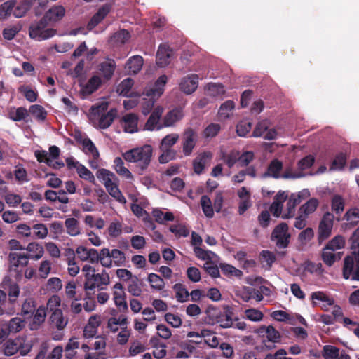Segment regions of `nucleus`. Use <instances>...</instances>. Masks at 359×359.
Instances as JSON below:
<instances>
[{"mask_svg": "<svg viewBox=\"0 0 359 359\" xmlns=\"http://www.w3.org/2000/svg\"><path fill=\"white\" fill-rule=\"evenodd\" d=\"M299 204L292 195L288 198L285 191H279L274 198V201L270 207V211L273 216L283 219L292 218L295 215V207Z\"/></svg>", "mask_w": 359, "mask_h": 359, "instance_id": "f257e3e1", "label": "nucleus"}, {"mask_svg": "<svg viewBox=\"0 0 359 359\" xmlns=\"http://www.w3.org/2000/svg\"><path fill=\"white\" fill-rule=\"evenodd\" d=\"M352 255L344 261L343 276L345 279L359 280V227L351 237Z\"/></svg>", "mask_w": 359, "mask_h": 359, "instance_id": "f03ea898", "label": "nucleus"}, {"mask_svg": "<svg viewBox=\"0 0 359 359\" xmlns=\"http://www.w3.org/2000/svg\"><path fill=\"white\" fill-rule=\"evenodd\" d=\"M153 155V148L149 144L133 148L123 154V158L130 163L137 164L140 174L147 170L151 163Z\"/></svg>", "mask_w": 359, "mask_h": 359, "instance_id": "7ed1b4c3", "label": "nucleus"}, {"mask_svg": "<svg viewBox=\"0 0 359 359\" xmlns=\"http://www.w3.org/2000/svg\"><path fill=\"white\" fill-rule=\"evenodd\" d=\"M125 253L116 248L109 250L104 248L100 250V263L105 268L110 269L113 266H122L125 264Z\"/></svg>", "mask_w": 359, "mask_h": 359, "instance_id": "20e7f679", "label": "nucleus"}, {"mask_svg": "<svg viewBox=\"0 0 359 359\" xmlns=\"http://www.w3.org/2000/svg\"><path fill=\"white\" fill-rule=\"evenodd\" d=\"M110 284V277L106 270L93 275L88 280L84 281V290L86 294H94L95 290L102 291Z\"/></svg>", "mask_w": 359, "mask_h": 359, "instance_id": "39448f33", "label": "nucleus"}, {"mask_svg": "<svg viewBox=\"0 0 359 359\" xmlns=\"http://www.w3.org/2000/svg\"><path fill=\"white\" fill-rule=\"evenodd\" d=\"M29 36L37 41L48 39L56 34V30L47 27V20L42 18L40 21L32 23L29 29Z\"/></svg>", "mask_w": 359, "mask_h": 359, "instance_id": "423d86ee", "label": "nucleus"}, {"mask_svg": "<svg viewBox=\"0 0 359 359\" xmlns=\"http://www.w3.org/2000/svg\"><path fill=\"white\" fill-rule=\"evenodd\" d=\"M290 237L288 226L285 223L278 225L271 235L272 240L276 242V245L280 248H285L287 246Z\"/></svg>", "mask_w": 359, "mask_h": 359, "instance_id": "0eeeda50", "label": "nucleus"}, {"mask_svg": "<svg viewBox=\"0 0 359 359\" xmlns=\"http://www.w3.org/2000/svg\"><path fill=\"white\" fill-rule=\"evenodd\" d=\"M334 215L327 212L324 214L318 226V240L323 241L328 238L331 233L334 224Z\"/></svg>", "mask_w": 359, "mask_h": 359, "instance_id": "6e6552de", "label": "nucleus"}, {"mask_svg": "<svg viewBox=\"0 0 359 359\" xmlns=\"http://www.w3.org/2000/svg\"><path fill=\"white\" fill-rule=\"evenodd\" d=\"M197 142V133L191 128H187L182 134V151L186 156L191 154Z\"/></svg>", "mask_w": 359, "mask_h": 359, "instance_id": "1a4fd4ad", "label": "nucleus"}, {"mask_svg": "<svg viewBox=\"0 0 359 359\" xmlns=\"http://www.w3.org/2000/svg\"><path fill=\"white\" fill-rule=\"evenodd\" d=\"M269 123L267 120H262L257 123L252 133L255 137H262L267 140H272L276 138L277 132L273 128H269Z\"/></svg>", "mask_w": 359, "mask_h": 359, "instance_id": "9d476101", "label": "nucleus"}, {"mask_svg": "<svg viewBox=\"0 0 359 359\" xmlns=\"http://www.w3.org/2000/svg\"><path fill=\"white\" fill-rule=\"evenodd\" d=\"M283 169V163L281 161L274 159L273 160L267 169V171L263 175L264 177H271L276 179H278L280 177L284 178V179H290V178H297V177H301L303 175H292L289 173L285 172L283 175H280V172Z\"/></svg>", "mask_w": 359, "mask_h": 359, "instance_id": "9b49d317", "label": "nucleus"}, {"mask_svg": "<svg viewBox=\"0 0 359 359\" xmlns=\"http://www.w3.org/2000/svg\"><path fill=\"white\" fill-rule=\"evenodd\" d=\"M76 253L83 262L88 261L91 264L100 262V251L98 252L95 248L88 249L84 246L79 245L76 249Z\"/></svg>", "mask_w": 359, "mask_h": 359, "instance_id": "f8f14e48", "label": "nucleus"}, {"mask_svg": "<svg viewBox=\"0 0 359 359\" xmlns=\"http://www.w3.org/2000/svg\"><path fill=\"white\" fill-rule=\"evenodd\" d=\"M113 300L114 304L123 311L128 309V304L126 300V294L121 283H116L113 287Z\"/></svg>", "mask_w": 359, "mask_h": 359, "instance_id": "ddd939ff", "label": "nucleus"}, {"mask_svg": "<svg viewBox=\"0 0 359 359\" xmlns=\"http://www.w3.org/2000/svg\"><path fill=\"white\" fill-rule=\"evenodd\" d=\"M198 76L196 74H191L183 77L180 83V90L187 95L192 94L198 88Z\"/></svg>", "mask_w": 359, "mask_h": 359, "instance_id": "4468645a", "label": "nucleus"}, {"mask_svg": "<svg viewBox=\"0 0 359 359\" xmlns=\"http://www.w3.org/2000/svg\"><path fill=\"white\" fill-rule=\"evenodd\" d=\"M311 298L315 305L318 304L325 310H327L330 306L334 304L333 297L323 291L313 292L311 295Z\"/></svg>", "mask_w": 359, "mask_h": 359, "instance_id": "2eb2a0df", "label": "nucleus"}, {"mask_svg": "<svg viewBox=\"0 0 359 359\" xmlns=\"http://www.w3.org/2000/svg\"><path fill=\"white\" fill-rule=\"evenodd\" d=\"M163 112V108L162 107H156L154 108L149 118H148L144 128L148 130H159L162 129L164 126L163 124L159 123L160 118L162 116Z\"/></svg>", "mask_w": 359, "mask_h": 359, "instance_id": "dca6fc26", "label": "nucleus"}, {"mask_svg": "<svg viewBox=\"0 0 359 359\" xmlns=\"http://www.w3.org/2000/svg\"><path fill=\"white\" fill-rule=\"evenodd\" d=\"M101 324V316L95 314L91 316L83 329V336L85 338H93L97 333L98 327Z\"/></svg>", "mask_w": 359, "mask_h": 359, "instance_id": "f3484780", "label": "nucleus"}, {"mask_svg": "<svg viewBox=\"0 0 359 359\" xmlns=\"http://www.w3.org/2000/svg\"><path fill=\"white\" fill-rule=\"evenodd\" d=\"M168 78L165 75L161 76L155 82L153 87L147 88L144 91V94L147 97H155L158 98L164 91V86L167 83Z\"/></svg>", "mask_w": 359, "mask_h": 359, "instance_id": "a211bd4d", "label": "nucleus"}, {"mask_svg": "<svg viewBox=\"0 0 359 359\" xmlns=\"http://www.w3.org/2000/svg\"><path fill=\"white\" fill-rule=\"evenodd\" d=\"M184 117V113L182 108L177 107L168 111L163 117L164 127L174 126L176 123L180 121Z\"/></svg>", "mask_w": 359, "mask_h": 359, "instance_id": "6ab92c4d", "label": "nucleus"}, {"mask_svg": "<svg viewBox=\"0 0 359 359\" xmlns=\"http://www.w3.org/2000/svg\"><path fill=\"white\" fill-rule=\"evenodd\" d=\"M172 50L168 44L163 43L159 46L156 53V64L161 67H164L170 62Z\"/></svg>", "mask_w": 359, "mask_h": 359, "instance_id": "aec40b11", "label": "nucleus"}, {"mask_svg": "<svg viewBox=\"0 0 359 359\" xmlns=\"http://www.w3.org/2000/svg\"><path fill=\"white\" fill-rule=\"evenodd\" d=\"M233 311L229 306H226L223 312H220L217 316V323L222 328H229L233 325Z\"/></svg>", "mask_w": 359, "mask_h": 359, "instance_id": "412c9836", "label": "nucleus"}, {"mask_svg": "<svg viewBox=\"0 0 359 359\" xmlns=\"http://www.w3.org/2000/svg\"><path fill=\"white\" fill-rule=\"evenodd\" d=\"M138 117L136 114L129 113L122 117L121 125L126 133H133L137 131Z\"/></svg>", "mask_w": 359, "mask_h": 359, "instance_id": "4be33fe9", "label": "nucleus"}, {"mask_svg": "<svg viewBox=\"0 0 359 359\" xmlns=\"http://www.w3.org/2000/svg\"><path fill=\"white\" fill-rule=\"evenodd\" d=\"M8 259L11 266H25L28 264L29 256L25 252L12 251L9 253Z\"/></svg>", "mask_w": 359, "mask_h": 359, "instance_id": "5701e85b", "label": "nucleus"}, {"mask_svg": "<svg viewBox=\"0 0 359 359\" xmlns=\"http://www.w3.org/2000/svg\"><path fill=\"white\" fill-rule=\"evenodd\" d=\"M212 154L211 152L206 151L200 154L194 161L193 167L194 170L196 174H201L204 168L205 165L208 163V161L212 158Z\"/></svg>", "mask_w": 359, "mask_h": 359, "instance_id": "b1692460", "label": "nucleus"}, {"mask_svg": "<svg viewBox=\"0 0 359 359\" xmlns=\"http://www.w3.org/2000/svg\"><path fill=\"white\" fill-rule=\"evenodd\" d=\"M49 320L51 326L58 330H64L68 323V318L64 316L62 311L50 314Z\"/></svg>", "mask_w": 359, "mask_h": 359, "instance_id": "393cba45", "label": "nucleus"}, {"mask_svg": "<svg viewBox=\"0 0 359 359\" xmlns=\"http://www.w3.org/2000/svg\"><path fill=\"white\" fill-rule=\"evenodd\" d=\"M97 177L102 182L106 189L114 185V184L118 183L117 177L106 169H100L97 172Z\"/></svg>", "mask_w": 359, "mask_h": 359, "instance_id": "a878e982", "label": "nucleus"}, {"mask_svg": "<svg viewBox=\"0 0 359 359\" xmlns=\"http://www.w3.org/2000/svg\"><path fill=\"white\" fill-rule=\"evenodd\" d=\"M143 64L144 60L142 56L134 55L128 60L125 68L130 74H135L142 69Z\"/></svg>", "mask_w": 359, "mask_h": 359, "instance_id": "bb28decb", "label": "nucleus"}, {"mask_svg": "<svg viewBox=\"0 0 359 359\" xmlns=\"http://www.w3.org/2000/svg\"><path fill=\"white\" fill-rule=\"evenodd\" d=\"M116 68V62L114 60H107L99 65V71L104 81L110 79L114 74Z\"/></svg>", "mask_w": 359, "mask_h": 359, "instance_id": "cd10ccee", "label": "nucleus"}, {"mask_svg": "<svg viewBox=\"0 0 359 359\" xmlns=\"http://www.w3.org/2000/svg\"><path fill=\"white\" fill-rule=\"evenodd\" d=\"M238 158L239 152L236 150L226 151L224 149H221L219 151V159L224 161L230 168L238 161Z\"/></svg>", "mask_w": 359, "mask_h": 359, "instance_id": "c85d7f7f", "label": "nucleus"}, {"mask_svg": "<svg viewBox=\"0 0 359 359\" xmlns=\"http://www.w3.org/2000/svg\"><path fill=\"white\" fill-rule=\"evenodd\" d=\"M110 11V6L105 4L102 6L98 11L93 15L90 21L88 24L89 29H93L98 23H100L104 17L109 13Z\"/></svg>", "mask_w": 359, "mask_h": 359, "instance_id": "c756f323", "label": "nucleus"}, {"mask_svg": "<svg viewBox=\"0 0 359 359\" xmlns=\"http://www.w3.org/2000/svg\"><path fill=\"white\" fill-rule=\"evenodd\" d=\"M343 219L348 222L347 224H344L346 229L357 225L359 222V209L352 208L348 210L344 214Z\"/></svg>", "mask_w": 359, "mask_h": 359, "instance_id": "7c9ffc66", "label": "nucleus"}, {"mask_svg": "<svg viewBox=\"0 0 359 359\" xmlns=\"http://www.w3.org/2000/svg\"><path fill=\"white\" fill-rule=\"evenodd\" d=\"M65 13V9L62 6H55L48 10L43 18L47 21L57 22L64 16Z\"/></svg>", "mask_w": 359, "mask_h": 359, "instance_id": "2f4dec72", "label": "nucleus"}, {"mask_svg": "<svg viewBox=\"0 0 359 359\" xmlns=\"http://www.w3.org/2000/svg\"><path fill=\"white\" fill-rule=\"evenodd\" d=\"M25 249L30 253V255H29V259L34 260H39L44 254L43 246L38 243H30Z\"/></svg>", "mask_w": 359, "mask_h": 359, "instance_id": "473e14b6", "label": "nucleus"}, {"mask_svg": "<svg viewBox=\"0 0 359 359\" xmlns=\"http://www.w3.org/2000/svg\"><path fill=\"white\" fill-rule=\"evenodd\" d=\"M206 94L215 98H222L225 93L224 86L220 83H208L205 88Z\"/></svg>", "mask_w": 359, "mask_h": 359, "instance_id": "72a5a7b5", "label": "nucleus"}, {"mask_svg": "<svg viewBox=\"0 0 359 359\" xmlns=\"http://www.w3.org/2000/svg\"><path fill=\"white\" fill-rule=\"evenodd\" d=\"M114 168L116 172L121 176L128 180H133V176L130 171L124 166L123 161L120 157H116L114 160Z\"/></svg>", "mask_w": 359, "mask_h": 359, "instance_id": "f704fd0d", "label": "nucleus"}, {"mask_svg": "<svg viewBox=\"0 0 359 359\" xmlns=\"http://www.w3.org/2000/svg\"><path fill=\"white\" fill-rule=\"evenodd\" d=\"M127 324V318L124 316H120L118 318L111 317L108 320L107 327L112 332H116L118 330L119 326L122 329V327H126Z\"/></svg>", "mask_w": 359, "mask_h": 359, "instance_id": "c9c22d12", "label": "nucleus"}, {"mask_svg": "<svg viewBox=\"0 0 359 359\" xmlns=\"http://www.w3.org/2000/svg\"><path fill=\"white\" fill-rule=\"evenodd\" d=\"M127 290L134 297L141 296L142 293V282L136 276L128 282Z\"/></svg>", "mask_w": 359, "mask_h": 359, "instance_id": "e433bc0d", "label": "nucleus"}, {"mask_svg": "<svg viewBox=\"0 0 359 359\" xmlns=\"http://www.w3.org/2000/svg\"><path fill=\"white\" fill-rule=\"evenodd\" d=\"M102 82V81L99 76L95 75L92 76L82 88L83 93L87 95L94 93L100 87Z\"/></svg>", "mask_w": 359, "mask_h": 359, "instance_id": "4c0bfd02", "label": "nucleus"}, {"mask_svg": "<svg viewBox=\"0 0 359 359\" xmlns=\"http://www.w3.org/2000/svg\"><path fill=\"white\" fill-rule=\"evenodd\" d=\"M265 332L266 337L269 341L278 342L280 340V334L273 326H262L259 330V333L262 334Z\"/></svg>", "mask_w": 359, "mask_h": 359, "instance_id": "58836bf2", "label": "nucleus"}, {"mask_svg": "<svg viewBox=\"0 0 359 359\" xmlns=\"http://www.w3.org/2000/svg\"><path fill=\"white\" fill-rule=\"evenodd\" d=\"M86 154L90 155L93 158L98 159L99 152L94 143L88 137L79 140Z\"/></svg>", "mask_w": 359, "mask_h": 359, "instance_id": "ea45409f", "label": "nucleus"}, {"mask_svg": "<svg viewBox=\"0 0 359 359\" xmlns=\"http://www.w3.org/2000/svg\"><path fill=\"white\" fill-rule=\"evenodd\" d=\"M318 205V200L316 198H312L299 208V213H302L308 217L309 215L316 211Z\"/></svg>", "mask_w": 359, "mask_h": 359, "instance_id": "a19ab883", "label": "nucleus"}, {"mask_svg": "<svg viewBox=\"0 0 359 359\" xmlns=\"http://www.w3.org/2000/svg\"><path fill=\"white\" fill-rule=\"evenodd\" d=\"M340 259V253L336 254L334 250L325 247L322 252V259L328 266H331L334 263Z\"/></svg>", "mask_w": 359, "mask_h": 359, "instance_id": "79ce46f5", "label": "nucleus"}, {"mask_svg": "<svg viewBox=\"0 0 359 359\" xmlns=\"http://www.w3.org/2000/svg\"><path fill=\"white\" fill-rule=\"evenodd\" d=\"M180 135L177 133H170L165 135L161 141L159 149H172L179 140Z\"/></svg>", "mask_w": 359, "mask_h": 359, "instance_id": "37998d69", "label": "nucleus"}, {"mask_svg": "<svg viewBox=\"0 0 359 359\" xmlns=\"http://www.w3.org/2000/svg\"><path fill=\"white\" fill-rule=\"evenodd\" d=\"M67 233L71 236H76L80 234L81 230L79 221L74 218H68L65 222Z\"/></svg>", "mask_w": 359, "mask_h": 359, "instance_id": "c03bdc74", "label": "nucleus"}, {"mask_svg": "<svg viewBox=\"0 0 359 359\" xmlns=\"http://www.w3.org/2000/svg\"><path fill=\"white\" fill-rule=\"evenodd\" d=\"M200 202L203 212L205 217L208 218L213 217L215 208L212 206L210 198L208 196L203 195L201 196Z\"/></svg>", "mask_w": 359, "mask_h": 359, "instance_id": "a18cd8bd", "label": "nucleus"}, {"mask_svg": "<svg viewBox=\"0 0 359 359\" xmlns=\"http://www.w3.org/2000/svg\"><path fill=\"white\" fill-rule=\"evenodd\" d=\"M133 84L134 81L132 79H125L117 86L116 92L122 96L130 97L131 95L130 90Z\"/></svg>", "mask_w": 359, "mask_h": 359, "instance_id": "49530a36", "label": "nucleus"}, {"mask_svg": "<svg viewBox=\"0 0 359 359\" xmlns=\"http://www.w3.org/2000/svg\"><path fill=\"white\" fill-rule=\"evenodd\" d=\"M46 310L45 307L40 306L36 310L34 315L33 323L31 325V329H36L40 325H41L46 319Z\"/></svg>", "mask_w": 359, "mask_h": 359, "instance_id": "de8ad7c7", "label": "nucleus"}, {"mask_svg": "<svg viewBox=\"0 0 359 359\" xmlns=\"http://www.w3.org/2000/svg\"><path fill=\"white\" fill-rule=\"evenodd\" d=\"M130 38V33L126 29H121L120 31L114 34L110 38V42L114 44H123L126 43Z\"/></svg>", "mask_w": 359, "mask_h": 359, "instance_id": "09e8293b", "label": "nucleus"}, {"mask_svg": "<svg viewBox=\"0 0 359 359\" xmlns=\"http://www.w3.org/2000/svg\"><path fill=\"white\" fill-rule=\"evenodd\" d=\"M61 305V299L57 294H53L51 296L46 304V309L47 311L51 314L55 313L56 311H62L60 308Z\"/></svg>", "mask_w": 359, "mask_h": 359, "instance_id": "8fccbe9b", "label": "nucleus"}, {"mask_svg": "<svg viewBox=\"0 0 359 359\" xmlns=\"http://www.w3.org/2000/svg\"><path fill=\"white\" fill-rule=\"evenodd\" d=\"M20 346V340L15 338L13 340H9L4 344V352L6 355L10 356L18 352Z\"/></svg>", "mask_w": 359, "mask_h": 359, "instance_id": "3c124183", "label": "nucleus"}, {"mask_svg": "<svg viewBox=\"0 0 359 359\" xmlns=\"http://www.w3.org/2000/svg\"><path fill=\"white\" fill-rule=\"evenodd\" d=\"M25 326V322L21 318L15 317L11 319L8 324V333H16L22 330Z\"/></svg>", "mask_w": 359, "mask_h": 359, "instance_id": "603ef678", "label": "nucleus"}, {"mask_svg": "<svg viewBox=\"0 0 359 359\" xmlns=\"http://www.w3.org/2000/svg\"><path fill=\"white\" fill-rule=\"evenodd\" d=\"M29 114L39 121H43L47 116L44 108L39 104L32 105L29 109Z\"/></svg>", "mask_w": 359, "mask_h": 359, "instance_id": "864d4df0", "label": "nucleus"}, {"mask_svg": "<svg viewBox=\"0 0 359 359\" xmlns=\"http://www.w3.org/2000/svg\"><path fill=\"white\" fill-rule=\"evenodd\" d=\"M235 108V103L231 100H227L219 107L218 114L221 118H229Z\"/></svg>", "mask_w": 359, "mask_h": 359, "instance_id": "5fc2aeb1", "label": "nucleus"}, {"mask_svg": "<svg viewBox=\"0 0 359 359\" xmlns=\"http://www.w3.org/2000/svg\"><path fill=\"white\" fill-rule=\"evenodd\" d=\"M263 317V313L257 309L250 308L244 311V318L252 322H260Z\"/></svg>", "mask_w": 359, "mask_h": 359, "instance_id": "6e6d98bb", "label": "nucleus"}, {"mask_svg": "<svg viewBox=\"0 0 359 359\" xmlns=\"http://www.w3.org/2000/svg\"><path fill=\"white\" fill-rule=\"evenodd\" d=\"M14 0H8L0 5V20H5L13 15Z\"/></svg>", "mask_w": 359, "mask_h": 359, "instance_id": "4d7b16f0", "label": "nucleus"}, {"mask_svg": "<svg viewBox=\"0 0 359 359\" xmlns=\"http://www.w3.org/2000/svg\"><path fill=\"white\" fill-rule=\"evenodd\" d=\"M148 282L150 283V286L152 289L161 291L165 287V283L163 280L157 274L151 273L148 276Z\"/></svg>", "mask_w": 359, "mask_h": 359, "instance_id": "13d9d810", "label": "nucleus"}, {"mask_svg": "<svg viewBox=\"0 0 359 359\" xmlns=\"http://www.w3.org/2000/svg\"><path fill=\"white\" fill-rule=\"evenodd\" d=\"M116 116V111L111 109L105 114L100 116L99 119V127L105 129L108 128L114 121Z\"/></svg>", "mask_w": 359, "mask_h": 359, "instance_id": "bf43d9fd", "label": "nucleus"}, {"mask_svg": "<svg viewBox=\"0 0 359 359\" xmlns=\"http://www.w3.org/2000/svg\"><path fill=\"white\" fill-rule=\"evenodd\" d=\"M106 189L108 193L118 203L122 204H125L126 203V198L118 188V183L114 184V185L109 187Z\"/></svg>", "mask_w": 359, "mask_h": 359, "instance_id": "052dcab7", "label": "nucleus"}, {"mask_svg": "<svg viewBox=\"0 0 359 359\" xmlns=\"http://www.w3.org/2000/svg\"><path fill=\"white\" fill-rule=\"evenodd\" d=\"M344 200L339 195H334L331 201L332 210L336 214H341L344 209Z\"/></svg>", "mask_w": 359, "mask_h": 359, "instance_id": "680f3d73", "label": "nucleus"}, {"mask_svg": "<svg viewBox=\"0 0 359 359\" xmlns=\"http://www.w3.org/2000/svg\"><path fill=\"white\" fill-rule=\"evenodd\" d=\"M220 269L222 272L229 276H235L240 278L243 276V272L229 264H221Z\"/></svg>", "mask_w": 359, "mask_h": 359, "instance_id": "e2e57ef3", "label": "nucleus"}, {"mask_svg": "<svg viewBox=\"0 0 359 359\" xmlns=\"http://www.w3.org/2000/svg\"><path fill=\"white\" fill-rule=\"evenodd\" d=\"M260 257L263 266L269 269L276 260L274 254L269 250H263L260 253Z\"/></svg>", "mask_w": 359, "mask_h": 359, "instance_id": "0e129e2a", "label": "nucleus"}, {"mask_svg": "<svg viewBox=\"0 0 359 359\" xmlns=\"http://www.w3.org/2000/svg\"><path fill=\"white\" fill-rule=\"evenodd\" d=\"M21 29L22 25L20 24L8 26L3 30V36L6 40H11L21 30Z\"/></svg>", "mask_w": 359, "mask_h": 359, "instance_id": "69168bd1", "label": "nucleus"}, {"mask_svg": "<svg viewBox=\"0 0 359 359\" xmlns=\"http://www.w3.org/2000/svg\"><path fill=\"white\" fill-rule=\"evenodd\" d=\"M252 123L248 120H242L236 126V133L240 137H245L251 130Z\"/></svg>", "mask_w": 359, "mask_h": 359, "instance_id": "338daca9", "label": "nucleus"}, {"mask_svg": "<svg viewBox=\"0 0 359 359\" xmlns=\"http://www.w3.org/2000/svg\"><path fill=\"white\" fill-rule=\"evenodd\" d=\"M345 245V239L341 236H337L330 241L325 247L332 250L342 249Z\"/></svg>", "mask_w": 359, "mask_h": 359, "instance_id": "774afa93", "label": "nucleus"}]
</instances>
